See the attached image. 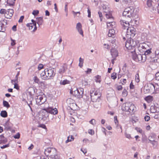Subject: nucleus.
Masks as SVG:
<instances>
[{"label": "nucleus", "instance_id": "nucleus-1", "mask_svg": "<svg viewBox=\"0 0 159 159\" xmlns=\"http://www.w3.org/2000/svg\"><path fill=\"white\" fill-rule=\"evenodd\" d=\"M84 91V89L81 88L77 89L74 91L73 90V89H71L70 91V93L75 98H80L83 97Z\"/></svg>", "mask_w": 159, "mask_h": 159}, {"label": "nucleus", "instance_id": "nucleus-2", "mask_svg": "<svg viewBox=\"0 0 159 159\" xmlns=\"http://www.w3.org/2000/svg\"><path fill=\"white\" fill-rule=\"evenodd\" d=\"M101 94L99 91L94 90V91L90 93L91 99L93 102L99 101Z\"/></svg>", "mask_w": 159, "mask_h": 159}, {"label": "nucleus", "instance_id": "nucleus-3", "mask_svg": "<svg viewBox=\"0 0 159 159\" xmlns=\"http://www.w3.org/2000/svg\"><path fill=\"white\" fill-rule=\"evenodd\" d=\"M135 108L136 107L134 104L128 102L123 104L121 108L123 111H128L129 113L133 112Z\"/></svg>", "mask_w": 159, "mask_h": 159}, {"label": "nucleus", "instance_id": "nucleus-4", "mask_svg": "<svg viewBox=\"0 0 159 159\" xmlns=\"http://www.w3.org/2000/svg\"><path fill=\"white\" fill-rule=\"evenodd\" d=\"M132 57L133 60L140 63L144 62L146 59V56L143 54H137L134 53L133 54Z\"/></svg>", "mask_w": 159, "mask_h": 159}, {"label": "nucleus", "instance_id": "nucleus-5", "mask_svg": "<svg viewBox=\"0 0 159 159\" xmlns=\"http://www.w3.org/2000/svg\"><path fill=\"white\" fill-rule=\"evenodd\" d=\"M44 73L46 76L44 77V80L52 79L53 78L55 75L53 68L45 69L44 70Z\"/></svg>", "mask_w": 159, "mask_h": 159}, {"label": "nucleus", "instance_id": "nucleus-6", "mask_svg": "<svg viewBox=\"0 0 159 159\" xmlns=\"http://www.w3.org/2000/svg\"><path fill=\"white\" fill-rule=\"evenodd\" d=\"M153 87V84L151 83L147 84L144 87V92L145 93H155V90Z\"/></svg>", "mask_w": 159, "mask_h": 159}, {"label": "nucleus", "instance_id": "nucleus-7", "mask_svg": "<svg viewBox=\"0 0 159 159\" xmlns=\"http://www.w3.org/2000/svg\"><path fill=\"white\" fill-rule=\"evenodd\" d=\"M136 45L134 40L132 39H128L126 41L125 46L126 48L129 50L133 49Z\"/></svg>", "mask_w": 159, "mask_h": 159}, {"label": "nucleus", "instance_id": "nucleus-8", "mask_svg": "<svg viewBox=\"0 0 159 159\" xmlns=\"http://www.w3.org/2000/svg\"><path fill=\"white\" fill-rule=\"evenodd\" d=\"M134 10L129 7L126 8L123 12V15L125 17H130L132 16Z\"/></svg>", "mask_w": 159, "mask_h": 159}, {"label": "nucleus", "instance_id": "nucleus-9", "mask_svg": "<svg viewBox=\"0 0 159 159\" xmlns=\"http://www.w3.org/2000/svg\"><path fill=\"white\" fill-rule=\"evenodd\" d=\"M46 100V99L44 95H38L36 99V103L38 105H41L44 103Z\"/></svg>", "mask_w": 159, "mask_h": 159}, {"label": "nucleus", "instance_id": "nucleus-10", "mask_svg": "<svg viewBox=\"0 0 159 159\" xmlns=\"http://www.w3.org/2000/svg\"><path fill=\"white\" fill-rule=\"evenodd\" d=\"M43 110L45 111L48 114L50 113L53 115H56L58 114V111L57 109L55 108H53L52 107H48L46 108H45L42 109Z\"/></svg>", "mask_w": 159, "mask_h": 159}, {"label": "nucleus", "instance_id": "nucleus-11", "mask_svg": "<svg viewBox=\"0 0 159 159\" xmlns=\"http://www.w3.org/2000/svg\"><path fill=\"white\" fill-rule=\"evenodd\" d=\"M127 32L128 34L130 35L132 37H134L136 34V29L132 26L129 27L127 29Z\"/></svg>", "mask_w": 159, "mask_h": 159}, {"label": "nucleus", "instance_id": "nucleus-12", "mask_svg": "<svg viewBox=\"0 0 159 159\" xmlns=\"http://www.w3.org/2000/svg\"><path fill=\"white\" fill-rule=\"evenodd\" d=\"M32 23H28L26 25V26L28 27L30 30H32L33 31H35L37 30L36 26V23L33 20H32Z\"/></svg>", "mask_w": 159, "mask_h": 159}, {"label": "nucleus", "instance_id": "nucleus-13", "mask_svg": "<svg viewBox=\"0 0 159 159\" xmlns=\"http://www.w3.org/2000/svg\"><path fill=\"white\" fill-rule=\"evenodd\" d=\"M14 14V10L13 9H9L6 10L5 14V17L7 19H10Z\"/></svg>", "mask_w": 159, "mask_h": 159}, {"label": "nucleus", "instance_id": "nucleus-14", "mask_svg": "<svg viewBox=\"0 0 159 159\" xmlns=\"http://www.w3.org/2000/svg\"><path fill=\"white\" fill-rule=\"evenodd\" d=\"M51 152H52V154L56 152V149L53 148H48L45 149L44 154L47 156H49Z\"/></svg>", "mask_w": 159, "mask_h": 159}, {"label": "nucleus", "instance_id": "nucleus-15", "mask_svg": "<svg viewBox=\"0 0 159 159\" xmlns=\"http://www.w3.org/2000/svg\"><path fill=\"white\" fill-rule=\"evenodd\" d=\"M156 137V134H152L149 137V140L151 142V143L153 145L154 144L153 142L157 143V142L156 141L155 139Z\"/></svg>", "mask_w": 159, "mask_h": 159}, {"label": "nucleus", "instance_id": "nucleus-16", "mask_svg": "<svg viewBox=\"0 0 159 159\" xmlns=\"http://www.w3.org/2000/svg\"><path fill=\"white\" fill-rule=\"evenodd\" d=\"M107 27L109 28H113L116 26L115 22L113 21L107 22Z\"/></svg>", "mask_w": 159, "mask_h": 159}, {"label": "nucleus", "instance_id": "nucleus-17", "mask_svg": "<svg viewBox=\"0 0 159 159\" xmlns=\"http://www.w3.org/2000/svg\"><path fill=\"white\" fill-rule=\"evenodd\" d=\"M108 10L107 11H104V12L106 13L105 14V16L106 18L107 19H111L113 20V18L111 14V13L110 11L109 10V9L108 7L107 8Z\"/></svg>", "mask_w": 159, "mask_h": 159}, {"label": "nucleus", "instance_id": "nucleus-18", "mask_svg": "<svg viewBox=\"0 0 159 159\" xmlns=\"http://www.w3.org/2000/svg\"><path fill=\"white\" fill-rule=\"evenodd\" d=\"M120 23L124 29H125L129 27V23L128 21L124 20H121L120 21Z\"/></svg>", "mask_w": 159, "mask_h": 159}, {"label": "nucleus", "instance_id": "nucleus-19", "mask_svg": "<svg viewBox=\"0 0 159 159\" xmlns=\"http://www.w3.org/2000/svg\"><path fill=\"white\" fill-rule=\"evenodd\" d=\"M111 54L113 58L116 57L118 55L117 51L114 48L111 49Z\"/></svg>", "mask_w": 159, "mask_h": 159}, {"label": "nucleus", "instance_id": "nucleus-20", "mask_svg": "<svg viewBox=\"0 0 159 159\" xmlns=\"http://www.w3.org/2000/svg\"><path fill=\"white\" fill-rule=\"evenodd\" d=\"M76 28L80 33L83 35V31L82 29V25L80 23H78L77 24Z\"/></svg>", "mask_w": 159, "mask_h": 159}, {"label": "nucleus", "instance_id": "nucleus-21", "mask_svg": "<svg viewBox=\"0 0 159 159\" xmlns=\"http://www.w3.org/2000/svg\"><path fill=\"white\" fill-rule=\"evenodd\" d=\"M144 99L147 102L149 103L152 102L153 98L152 96L149 95L145 97Z\"/></svg>", "mask_w": 159, "mask_h": 159}, {"label": "nucleus", "instance_id": "nucleus-22", "mask_svg": "<svg viewBox=\"0 0 159 159\" xmlns=\"http://www.w3.org/2000/svg\"><path fill=\"white\" fill-rule=\"evenodd\" d=\"M42 119L44 120H45L49 119V114L46 111L44 114H42Z\"/></svg>", "mask_w": 159, "mask_h": 159}, {"label": "nucleus", "instance_id": "nucleus-23", "mask_svg": "<svg viewBox=\"0 0 159 159\" xmlns=\"http://www.w3.org/2000/svg\"><path fill=\"white\" fill-rule=\"evenodd\" d=\"M115 31L114 29H111L109 30L108 35L109 37L113 36L115 34Z\"/></svg>", "mask_w": 159, "mask_h": 159}, {"label": "nucleus", "instance_id": "nucleus-24", "mask_svg": "<svg viewBox=\"0 0 159 159\" xmlns=\"http://www.w3.org/2000/svg\"><path fill=\"white\" fill-rule=\"evenodd\" d=\"M74 138L73 136L70 135L67 137V140L66 141V143H67L69 142H71L73 141L74 140Z\"/></svg>", "mask_w": 159, "mask_h": 159}, {"label": "nucleus", "instance_id": "nucleus-25", "mask_svg": "<svg viewBox=\"0 0 159 159\" xmlns=\"http://www.w3.org/2000/svg\"><path fill=\"white\" fill-rule=\"evenodd\" d=\"M95 81L97 83H100L101 81V76L99 75H97L95 77Z\"/></svg>", "mask_w": 159, "mask_h": 159}, {"label": "nucleus", "instance_id": "nucleus-26", "mask_svg": "<svg viewBox=\"0 0 159 159\" xmlns=\"http://www.w3.org/2000/svg\"><path fill=\"white\" fill-rule=\"evenodd\" d=\"M70 83V81L67 80H65L63 81L61 80L60 81V84L61 85H64L66 84H69Z\"/></svg>", "mask_w": 159, "mask_h": 159}, {"label": "nucleus", "instance_id": "nucleus-27", "mask_svg": "<svg viewBox=\"0 0 159 159\" xmlns=\"http://www.w3.org/2000/svg\"><path fill=\"white\" fill-rule=\"evenodd\" d=\"M128 94V92L125 89H124L122 93V95L123 97H126Z\"/></svg>", "mask_w": 159, "mask_h": 159}, {"label": "nucleus", "instance_id": "nucleus-28", "mask_svg": "<svg viewBox=\"0 0 159 159\" xmlns=\"http://www.w3.org/2000/svg\"><path fill=\"white\" fill-rule=\"evenodd\" d=\"M16 0H7V2L10 6L14 5Z\"/></svg>", "mask_w": 159, "mask_h": 159}, {"label": "nucleus", "instance_id": "nucleus-29", "mask_svg": "<svg viewBox=\"0 0 159 159\" xmlns=\"http://www.w3.org/2000/svg\"><path fill=\"white\" fill-rule=\"evenodd\" d=\"M33 80L34 81V82L35 83H37L38 84H39L40 83H42V82H40L39 79L36 76H35L34 77Z\"/></svg>", "mask_w": 159, "mask_h": 159}, {"label": "nucleus", "instance_id": "nucleus-30", "mask_svg": "<svg viewBox=\"0 0 159 159\" xmlns=\"http://www.w3.org/2000/svg\"><path fill=\"white\" fill-rule=\"evenodd\" d=\"M0 115L3 117H6L7 116V113L5 111H2L1 112Z\"/></svg>", "mask_w": 159, "mask_h": 159}, {"label": "nucleus", "instance_id": "nucleus-31", "mask_svg": "<svg viewBox=\"0 0 159 159\" xmlns=\"http://www.w3.org/2000/svg\"><path fill=\"white\" fill-rule=\"evenodd\" d=\"M43 22V20L42 17H40L37 19V23L39 25H42Z\"/></svg>", "mask_w": 159, "mask_h": 159}, {"label": "nucleus", "instance_id": "nucleus-32", "mask_svg": "<svg viewBox=\"0 0 159 159\" xmlns=\"http://www.w3.org/2000/svg\"><path fill=\"white\" fill-rule=\"evenodd\" d=\"M3 106L7 107V108H8L10 107V105L8 102L4 100L3 101Z\"/></svg>", "mask_w": 159, "mask_h": 159}, {"label": "nucleus", "instance_id": "nucleus-33", "mask_svg": "<svg viewBox=\"0 0 159 159\" xmlns=\"http://www.w3.org/2000/svg\"><path fill=\"white\" fill-rule=\"evenodd\" d=\"M153 87L155 90V93H156L157 91L159 89V85L157 84H153Z\"/></svg>", "mask_w": 159, "mask_h": 159}, {"label": "nucleus", "instance_id": "nucleus-34", "mask_svg": "<svg viewBox=\"0 0 159 159\" xmlns=\"http://www.w3.org/2000/svg\"><path fill=\"white\" fill-rule=\"evenodd\" d=\"M79 60V65L80 67H82L83 66V64L84 63V59H82L81 57H80Z\"/></svg>", "mask_w": 159, "mask_h": 159}, {"label": "nucleus", "instance_id": "nucleus-35", "mask_svg": "<svg viewBox=\"0 0 159 159\" xmlns=\"http://www.w3.org/2000/svg\"><path fill=\"white\" fill-rule=\"evenodd\" d=\"M111 78L113 80H115L117 78V74L115 72L112 73L111 75Z\"/></svg>", "mask_w": 159, "mask_h": 159}, {"label": "nucleus", "instance_id": "nucleus-36", "mask_svg": "<svg viewBox=\"0 0 159 159\" xmlns=\"http://www.w3.org/2000/svg\"><path fill=\"white\" fill-rule=\"evenodd\" d=\"M126 82V80L125 79H121L120 80V82L119 83L122 85H124L125 84Z\"/></svg>", "mask_w": 159, "mask_h": 159}, {"label": "nucleus", "instance_id": "nucleus-37", "mask_svg": "<svg viewBox=\"0 0 159 159\" xmlns=\"http://www.w3.org/2000/svg\"><path fill=\"white\" fill-rule=\"evenodd\" d=\"M152 0H148L147 2V5L148 7H151L152 5Z\"/></svg>", "mask_w": 159, "mask_h": 159}, {"label": "nucleus", "instance_id": "nucleus-38", "mask_svg": "<svg viewBox=\"0 0 159 159\" xmlns=\"http://www.w3.org/2000/svg\"><path fill=\"white\" fill-rule=\"evenodd\" d=\"M155 54L156 57H159V48H158L155 50Z\"/></svg>", "mask_w": 159, "mask_h": 159}, {"label": "nucleus", "instance_id": "nucleus-39", "mask_svg": "<svg viewBox=\"0 0 159 159\" xmlns=\"http://www.w3.org/2000/svg\"><path fill=\"white\" fill-rule=\"evenodd\" d=\"M135 81L137 83H139L140 81V79L139 73H137L135 75Z\"/></svg>", "mask_w": 159, "mask_h": 159}, {"label": "nucleus", "instance_id": "nucleus-40", "mask_svg": "<svg viewBox=\"0 0 159 159\" xmlns=\"http://www.w3.org/2000/svg\"><path fill=\"white\" fill-rule=\"evenodd\" d=\"M135 129L137 130L138 132L139 133L142 134L143 132L142 129L140 128L136 127L135 128Z\"/></svg>", "mask_w": 159, "mask_h": 159}, {"label": "nucleus", "instance_id": "nucleus-41", "mask_svg": "<svg viewBox=\"0 0 159 159\" xmlns=\"http://www.w3.org/2000/svg\"><path fill=\"white\" fill-rule=\"evenodd\" d=\"M151 52H152L151 51V49H149L145 51L144 54V55H145L146 56L147 55L150 54Z\"/></svg>", "mask_w": 159, "mask_h": 159}, {"label": "nucleus", "instance_id": "nucleus-42", "mask_svg": "<svg viewBox=\"0 0 159 159\" xmlns=\"http://www.w3.org/2000/svg\"><path fill=\"white\" fill-rule=\"evenodd\" d=\"M129 88L130 89H133L134 88V86L133 84V81H132L129 85Z\"/></svg>", "mask_w": 159, "mask_h": 159}, {"label": "nucleus", "instance_id": "nucleus-43", "mask_svg": "<svg viewBox=\"0 0 159 159\" xmlns=\"http://www.w3.org/2000/svg\"><path fill=\"white\" fill-rule=\"evenodd\" d=\"M6 10L4 9H1L0 10V13L2 14H4L5 16V14L6 11Z\"/></svg>", "mask_w": 159, "mask_h": 159}, {"label": "nucleus", "instance_id": "nucleus-44", "mask_svg": "<svg viewBox=\"0 0 159 159\" xmlns=\"http://www.w3.org/2000/svg\"><path fill=\"white\" fill-rule=\"evenodd\" d=\"M89 123L92 125H94L96 124V120L95 119H93L89 121Z\"/></svg>", "mask_w": 159, "mask_h": 159}, {"label": "nucleus", "instance_id": "nucleus-45", "mask_svg": "<svg viewBox=\"0 0 159 159\" xmlns=\"http://www.w3.org/2000/svg\"><path fill=\"white\" fill-rule=\"evenodd\" d=\"M88 133L91 135H93L94 134V131L92 129H89L88 130Z\"/></svg>", "mask_w": 159, "mask_h": 159}, {"label": "nucleus", "instance_id": "nucleus-46", "mask_svg": "<svg viewBox=\"0 0 159 159\" xmlns=\"http://www.w3.org/2000/svg\"><path fill=\"white\" fill-rule=\"evenodd\" d=\"M20 133H18L17 134L14 136V138L15 139H18L20 137Z\"/></svg>", "mask_w": 159, "mask_h": 159}, {"label": "nucleus", "instance_id": "nucleus-47", "mask_svg": "<svg viewBox=\"0 0 159 159\" xmlns=\"http://www.w3.org/2000/svg\"><path fill=\"white\" fill-rule=\"evenodd\" d=\"M43 68V65L42 64H40L38 66V69L39 70H40Z\"/></svg>", "mask_w": 159, "mask_h": 159}, {"label": "nucleus", "instance_id": "nucleus-48", "mask_svg": "<svg viewBox=\"0 0 159 159\" xmlns=\"http://www.w3.org/2000/svg\"><path fill=\"white\" fill-rule=\"evenodd\" d=\"M144 120L145 121H148L150 120V118L148 116L146 115L144 117Z\"/></svg>", "mask_w": 159, "mask_h": 159}, {"label": "nucleus", "instance_id": "nucleus-49", "mask_svg": "<svg viewBox=\"0 0 159 159\" xmlns=\"http://www.w3.org/2000/svg\"><path fill=\"white\" fill-rule=\"evenodd\" d=\"M39 11L38 10H34L32 12V14L34 16H36L38 15L39 13Z\"/></svg>", "mask_w": 159, "mask_h": 159}, {"label": "nucleus", "instance_id": "nucleus-50", "mask_svg": "<svg viewBox=\"0 0 159 159\" xmlns=\"http://www.w3.org/2000/svg\"><path fill=\"white\" fill-rule=\"evenodd\" d=\"M11 45L12 46L15 45L16 44L15 40L13 39L12 38L11 39Z\"/></svg>", "mask_w": 159, "mask_h": 159}, {"label": "nucleus", "instance_id": "nucleus-51", "mask_svg": "<svg viewBox=\"0 0 159 159\" xmlns=\"http://www.w3.org/2000/svg\"><path fill=\"white\" fill-rule=\"evenodd\" d=\"M155 78L157 80H159V72L156 73Z\"/></svg>", "mask_w": 159, "mask_h": 159}, {"label": "nucleus", "instance_id": "nucleus-52", "mask_svg": "<svg viewBox=\"0 0 159 159\" xmlns=\"http://www.w3.org/2000/svg\"><path fill=\"white\" fill-rule=\"evenodd\" d=\"M98 14H99V17H100L101 21H102V13L100 11H99L98 12Z\"/></svg>", "mask_w": 159, "mask_h": 159}, {"label": "nucleus", "instance_id": "nucleus-53", "mask_svg": "<svg viewBox=\"0 0 159 159\" xmlns=\"http://www.w3.org/2000/svg\"><path fill=\"white\" fill-rule=\"evenodd\" d=\"M14 85V88L18 90L19 89V86L17 83H15Z\"/></svg>", "mask_w": 159, "mask_h": 159}, {"label": "nucleus", "instance_id": "nucleus-54", "mask_svg": "<svg viewBox=\"0 0 159 159\" xmlns=\"http://www.w3.org/2000/svg\"><path fill=\"white\" fill-rule=\"evenodd\" d=\"M114 121L116 125H117L118 121L117 120V116H115L114 117Z\"/></svg>", "mask_w": 159, "mask_h": 159}, {"label": "nucleus", "instance_id": "nucleus-55", "mask_svg": "<svg viewBox=\"0 0 159 159\" xmlns=\"http://www.w3.org/2000/svg\"><path fill=\"white\" fill-rule=\"evenodd\" d=\"M52 152H51V153H50V154H49V156L50 157H51L53 158L55 157V155L56 154V152L53 154H52Z\"/></svg>", "mask_w": 159, "mask_h": 159}, {"label": "nucleus", "instance_id": "nucleus-56", "mask_svg": "<svg viewBox=\"0 0 159 159\" xmlns=\"http://www.w3.org/2000/svg\"><path fill=\"white\" fill-rule=\"evenodd\" d=\"M11 82L13 84H14L15 83H18V79L16 78L15 80H12Z\"/></svg>", "mask_w": 159, "mask_h": 159}, {"label": "nucleus", "instance_id": "nucleus-57", "mask_svg": "<svg viewBox=\"0 0 159 159\" xmlns=\"http://www.w3.org/2000/svg\"><path fill=\"white\" fill-rule=\"evenodd\" d=\"M38 127H41V128H42L44 129H46V125H44V124H40L39 125Z\"/></svg>", "mask_w": 159, "mask_h": 159}, {"label": "nucleus", "instance_id": "nucleus-58", "mask_svg": "<svg viewBox=\"0 0 159 159\" xmlns=\"http://www.w3.org/2000/svg\"><path fill=\"white\" fill-rule=\"evenodd\" d=\"M82 83L84 85H87L88 84V81L86 80H83Z\"/></svg>", "mask_w": 159, "mask_h": 159}, {"label": "nucleus", "instance_id": "nucleus-59", "mask_svg": "<svg viewBox=\"0 0 159 159\" xmlns=\"http://www.w3.org/2000/svg\"><path fill=\"white\" fill-rule=\"evenodd\" d=\"M24 16H20L19 20L18 22L19 23H21L22 22L23 20L24 19Z\"/></svg>", "mask_w": 159, "mask_h": 159}, {"label": "nucleus", "instance_id": "nucleus-60", "mask_svg": "<svg viewBox=\"0 0 159 159\" xmlns=\"http://www.w3.org/2000/svg\"><path fill=\"white\" fill-rule=\"evenodd\" d=\"M117 90L118 91L121 90L123 89V87L121 85H118L116 87Z\"/></svg>", "mask_w": 159, "mask_h": 159}, {"label": "nucleus", "instance_id": "nucleus-61", "mask_svg": "<svg viewBox=\"0 0 159 159\" xmlns=\"http://www.w3.org/2000/svg\"><path fill=\"white\" fill-rule=\"evenodd\" d=\"M104 45L105 46V48L107 49H109L110 48V46L108 44H104Z\"/></svg>", "mask_w": 159, "mask_h": 159}, {"label": "nucleus", "instance_id": "nucleus-62", "mask_svg": "<svg viewBox=\"0 0 159 159\" xmlns=\"http://www.w3.org/2000/svg\"><path fill=\"white\" fill-rule=\"evenodd\" d=\"M81 151L84 154H86L87 152V150L86 149L81 148Z\"/></svg>", "mask_w": 159, "mask_h": 159}, {"label": "nucleus", "instance_id": "nucleus-63", "mask_svg": "<svg viewBox=\"0 0 159 159\" xmlns=\"http://www.w3.org/2000/svg\"><path fill=\"white\" fill-rule=\"evenodd\" d=\"M139 48H143V49H146V48H145V46L144 45H143V44H140L139 45Z\"/></svg>", "mask_w": 159, "mask_h": 159}, {"label": "nucleus", "instance_id": "nucleus-64", "mask_svg": "<svg viewBox=\"0 0 159 159\" xmlns=\"http://www.w3.org/2000/svg\"><path fill=\"white\" fill-rule=\"evenodd\" d=\"M87 11L88 13V17H90L91 12L90 10L88 8V9Z\"/></svg>", "mask_w": 159, "mask_h": 159}]
</instances>
